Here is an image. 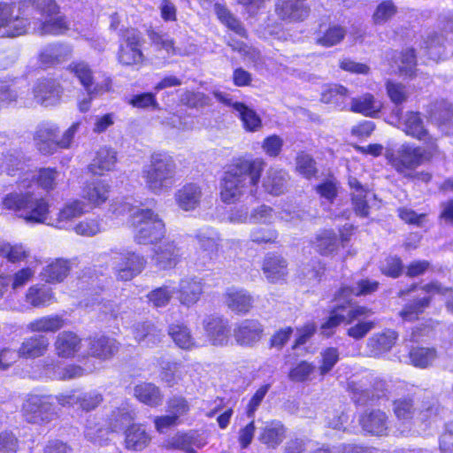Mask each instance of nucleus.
<instances>
[{"label":"nucleus","mask_w":453,"mask_h":453,"mask_svg":"<svg viewBox=\"0 0 453 453\" xmlns=\"http://www.w3.org/2000/svg\"><path fill=\"white\" fill-rule=\"evenodd\" d=\"M265 166L262 158H234L227 165L221 180V200L226 203H234L245 194L255 196Z\"/></svg>","instance_id":"1"},{"label":"nucleus","mask_w":453,"mask_h":453,"mask_svg":"<svg viewBox=\"0 0 453 453\" xmlns=\"http://www.w3.org/2000/svg\"><path fill=\"white\" fill-rule=\"evenodd\" d=\"M176 163L165 153H154L150 164L142 170V178L148 190L159 195L172 188L175 181Z\"/></svg>","instance_id":"2"},{"label":"nucleus","mask_w":453,"mask_h":453,"mask_svg":"<svg viewBox=\"0 0 453 453\" xmlns=\"http://www.w3.org/2000/svg\"><path fill=\"white\" fill-rule=\"evenodd\" d=\"M118 210L119 213L128 212L132 216L133 225L136 227L134 241L138 244H153L164 238L165 223L152 210L134 209L127 203Z\"/></svg>","instance_id":"3"},{"label":"nucleus","mask_w":453,"mask_h":453,"mask_svg":"<svg viewBox=\"0 0 453 453\" xmlns=\"http://www.w3.org/2000/svg\"><path fill=\"white\" fill-rule=\"evenodd\" d=\"M3 208L15 211H22L21 216L30 222L45 223L49 212L48 203L42 198H35L28 193H10L2 202Z\"/></svg>","instance_id":"4"},{"label":"nucleus","mask_w":453,"mask_h":453,"mask_svg":"<svg viewBox=\"0 0 453 453\" xmlns=\"http://www.w3.org/2000/svg\"><path fill=\"white\" fill-rule=\"evenodd\" d=\"M33 5L41 13L43 19L33 22V30L40 35H60L69 29L65 16H57L58 6L54 0H33Z\"/></svg>","instance_id":"5"},{"label":"nucleus","mask_w":453,"mask_h":453,"mask_svg":"<svg viewBox=\"0 0 453 453\" xmlns=\"http://www.w3.org/2000/svg\"><path fill=\"white\" fill-rule=\"evenodd\" d=\"M111 269L119 280H131L145 268V257L129 250H111L110 259Z\"/></svg>","instance_id":"6"},{"label":"nucleus","mask_w":453,"mask_h":453,"mask_svg":"<svg viewBox=\"0 0 453 453\" xmlns=\"http://www.w3.org/2000/svg\"><path fill=\"white\" fill-rule=\"evenodd\" d=\"M385 156L393 168L404 177H411V172L425 162L421 147L410 144H403L396 150H387Z\"/></svg>","instance_id":"7"},{"label":"nucleus","mask_w":453,"mask_h":453,"mask_svg":"<svg viewBox=\"0 0 453 453\" xmlns=\"http://www.w3.org/2000/svg\"><path fill=\"white\" fill-rule=\"evenodd\" d=\"M142 33L134 28L121 31L118 59L125 65H139L144 60L141 50L142 45Z\"/></svg>","instance_id":"8"},{"label":"nucleus","mask_w":453,"mask_h":453,"mask_svg":"<svg viewBox=\"0 0 453 453\" xmlns=\"http://www.w3.org/2000/svg\"><path fill=\"white\" fill-rule=\"evenodd\" d=\"M69 69L78 78L89 96L88 99H84L79 104L81 111H87L89 109L92 97L107 91L111 81L107 80L104 84H94L93 72L89 65L83 61L73 62L70 64Z\"/></svg>","instance_id":"9"},{"label":"nucleus","mask_w":453,"mask_h":453,"mask_svg":"<svg viewBox=\"0 0 453 453\" xmlns=\"http://www.w3.org/2000/svg\"><path fill=\"white\" fill-rule=\"evenodd\" d=\"M22 415L28 423L42 425L53 420L57 412L52 403L45 397L31 395L22 405Z\"/></svg>","instance_id":"10"},{"label":"nucleus","mask_w":453,"mask_h":453,"mask_svg":"<svg viewBox=\"0 0 453 453\" xmlns=\"http://www.w3.org/2000/svg\"><path fill=\"white\" fill-rule=\"evenodd\" d=\"M13 4L0 2V38H11L27 32L30 23L27 19L14 14Z\"/></svg>","instance_id":"11"},{"label":"nucleus","mask_w":453,"mask_h":453,"mask_svg":"<svg viewBox=\"0 0 453 453\" xmlns=\"http://www.w3.org/2000/svg\"><path fill=\"white\" fill-rule=\"evenodd\" d=\"M263 332L264 327L258 320L243 319L235 325L233 335L239 345L252 347L261 340Z\"/></svg>","instance_id":"12"},{"label":"nucleus","mask_w":453,"mask_h":453,"mask_svg":"<svg viewBox=\"0 0 453 453\" xmlns=\"http://www.w3.org/2000/svg\"><path fill=\"white\" fill-rule=\"evenodd\" d=\"M203 197L202 188L196 183H187L174 194V200L180 209L192 211L200 206Z\"/></svg>","instance_id":"13"},{"label":"nucleus","mask_w":453,"mask_h":453,"mask_svg":"<svg viewBox=\"0 0 453 453\" xmlns=\"http://www.w3.org/2000/svg\"><path fill=\"white\" fill-rule=\"evenodd\" d=\"M181 254L174 242H166L154 250L152 262L160 270L175 267L180 262Z\"/></svg>","instance_id":"14"},{"label":"nucleus","mask_w":453,"mask_h":453,"mask_svg":"<svg viewBox=\"0 0 453 453\" xmlns=\"http://www.w3.org/2000/svg\"><path fill=\"white\" fill-rule=\"evenodd\" d=\"M359 424L364 431L372 435L382 436L388 434V418L380 410L365 411L359 418Z\"/></svg>","instance_id":"15"},{"label":"nucleus","mask_w":453,"mask_h":453,"mask_svg":"<svg viewBox=\"0 0 453 453\" xmlns=\"http://www.w3.org/2000/svg\"><path fill=\"white\" fill-rule=\"evenodd\" d=\"M53 346L58 357L72 358L81 349V339L72 331H63L56 336Z\"/></svg>","instance_id":"16"},{"label":"nucleus","mask_w":453,"mask_h":453,"mask_svg":"<svg viewBox=\"0 0 453 453\" xmlns=\"http://www.w3.org/2000/svg\"><path fill=\"white\" fill-rule=\"evenodd\" d=\"M203 293V283L196 277H186L180 280L178 299L182 305L190 307L196 303Z\"/></svg>","instance_id":"17"},{"label":"nucleus","mask_w":453,"mask_h":453,"mask_svg":"<svg viewBox=\"0 0 453 453\" xmlns=\"http://www.w3.org/2000/svg\"><path fill=\"white\" fill-rule=\"evenodd\" d=\"M276 12L280 18L289 22L304 20L310 14V9L302 1L279 0Z\"/></svg>","instance_id":"18"},{"label":"nucleus","mask_w":453,"mask_h":453,"mask_svg":"<svg viewBox=\"0 0 453 453\" xmlns=\"http://www.w3.org/2000/svg\"><path fill=\"white\" fill-rule=\"evenodd\" d=\"M86 211L87 209L84 202L78 199L73 200L66 203L58 212L57 218L51 219L47 224L59 229H64L68 226L72 220L82 216Z\"/></svg>","instance_id":"19"},{"label":"nucleus","mask_w":453,"mask_h":453,"mask_svg":"<svg viewBox=\"0 0 453 453\" xmlns=\"http://www.w3.org/2000/svg\"><path fill=\"white\" fill-rule=\"evenodd\" d=\"M348 183L351 189V204L355 213L359 217H368L370 207L367 197L370 190L355 177H349Z\"/></svg>","instance_id":"20"},{"label":"nucleus","mask_w":453,"mask_h":453,"mask_svg":"<svg viewBox=\"0 0 453 453\" xmlns=\"http://www.w3.org/2000/svg\"><path fill=\"white\" fill-rule=\"evenodd\" d=\"M34 96L36 102L44 106L57 104L61 89L58 83L53 80L43 79L38 81L34 88Z\"/></svg>","instance_id":"21"},{"label":"nucleus","mask_w":453,"mask_h":453,"mask_svg":"<svg viewBox=\"0 0 453 453\" xmlns=\"http://www.w3.org/2000/svg\"><path fill=\"white\" fill-rule=\"evenodd\" d=\"M50 341L43 334H35L25 338L19 348V356L26 359H35L46 354Z\"/></svg>","instance_id":"22"},{"label":"nucleus","mask_w":453,"mask_h":453,"mask_svg":"<svg viewBox=\"0 0 453 453\" xmlns=\"http://www.w3.org/2000/svg\"><path fill=\"white\" fill-rule=\"evenodd\" d=\"M396 336V333L391 330L373 334L367 341L366 355L378 357L389 351L395 342Z\"/></svg>","instance_id":"23"},{"label":"nucleus","mask_w":453,"mask_h":453,"mask_svg":"<svg viewBox=\"0 0 453 453\" xmlns=\"http://www.w3.org/2000/svg\"><path fill=\"white\" fill-rule=\"evenodd\" d=\"M287 429L282 422L272 420L261 428L258 440L267 448L276 449L286 438Z\"/></svg>","instance_id":"24"},{"label":"nucleus","mask_w":453,"mask_h":453,"mask_svg":"<svg viewBox=\"0 0 453 453\" xmlns=\"http://www.w3.org/2000/svg\"><path fill=\"white\" fill-rule=\"evenodd\" d=\"M58 129L53 127H42L35 134L34 140L37 150L43 155L54 154L59 148Z\"/></svg>","instance_id":"25"},{"label":"nucleus","mask_w":453,"mask_h":453,"mask_svg":"<svg viewBox=\"0 0 453 453\" xmlns=\"http://www.w3.org/2000/svg\"><path fill=\"white\" fill-rule=\"evenodd\" d=\"M287 266V261L282 257L267 254L264 259L262 270L268 281L276 283L285 279Z\"/></svg>","instance_id":"26"},{"label":"nucleus","mask_w":453,"mask_h":453,"mask_svg":"<svg viewBox=\"0 0 453 453\" xmlns=\"http://www.w3.org/2000/svg\"><path fill=\"white\" fill-rule=\"evenodd\" d=\"M119 350V343L115 339L100 336L89 340L88 353L101 360L111 358Z\"/></svg>","instance_id":"27"},{"label":"nucleus","mask_w":453,"mask_h":453,"mask_svg":"<svg viewBox=\"0 0 453 453\" xmlns=\"http://www.w3.org/2000/svg\"><path fill=\"white\" fill-rule=\"evenodd\" d=\"M207 336L215 346L225 345L229 337L227 321L221 318H209L204 321Z\"/></svg>","instance_id":"28"},{"label":"nucleus","mask_w":453,"mask_h":453,"mask_svg":"<svg viewBox=\"0 0 453 453\" xmlns=\"http://www.w3.org/2000/svg\"><path fill=\"white\" fill-rule=\"evenodd\" d=\"M400 127L406 134L418 140L425 139L427 135V130L424 126L423 119L418 111H407L400 119H397Z\"/></svg>","instance_id":"29"},{"label":"nucleus","mask_w":453,"mask_h":453,"mask_svg":"<svg viewBox=\"0 0 453 453\" xmlns=\"http://www.w3.org/2000/svg\"><path fill=\"white\" fill-rule=\"evenodd\" d=\"M253 296L244 289L233 290L226 294V303L236 314H246L253 306Z\"/></svg>","instance_id":"30"},{"label":"nucleus","mask_w":453,"mask_h":453,"mask_svg":"<svg viewBox=\"0 0 453 453\" xmlns=\"http://www.w3.org/2000/svg\"><path fill=\"white\" fill-rule=\"evenodd\" d=\"M116 162L117 153L114 150L107 147L100 148L89 165V170L93 174L102 175L105 171L113 170Z\"/></svg>","instance_id":"31"},{"label":"nucleus","mask_w":453,"mask_h":453,"mask_svg":"<svg viewBox=\"0 0 453 453\" xmlns=\"http://www.w3.org/2000/svg\"><path fill=\"white\" fill-rule=\"evenodd\" d=\"M70 52L69 47L62 43L49 44L42 49L39 60L45 67L55 65L65 60Z\"/></svg>","instance_id":"32"},{"label":"nucleus","mask_w":453,"mask_h":453,"mask_svg":"<svg viewBox=\"0 0 453 453\" xmlns=\"http://www.w3.org/2000/svg\"><path fill=\"white\" fill-rule=\"evenodd\" d=\"M386 90L388 96L390 101L395 104V108L392 111L393 116L396 119H400V115H402V105L405 103L410 97V91L405 85L400 82H395L392 81H386Z\"/></svg>","instance_id":"33"},{"label":"nucleus","mask_w":453,"mask_h":453,"mask_svg":"<svg viewBox=\"0 0 453 453\" xmlns=\"http://www.w3.org/2000/svg\"><path fill=\"white\" fill-rule=\"evenodd\" d=\"M150 440L149 434L139 425L133 424L125 431V446L129 450H142Z\"/></svg>","instance_id":"34"},{"label":"nucleus","mask_w":453,"mask_h":453,"mask_svg":"<svg viewBox=\"0 0 453 453\" xmlns=\"http://www.w3.org/2000/svg\"><path fill=\"white\" fill-rule=\"evenodd\" d=\"M71 270L70 262L65 259H56L43 267L41 278L49 283L61 282L68 275Z\"/></svg>","instance_id":"35"},{"label":"nucleus","mask_w":453,"mask_h":453,"mask_svg":"<svg viewBox=\"0 0 453 453\" xmlns=\"http://www.w3.org/2000/svg\"><path fill=\"white\" fill-rule=\"evenodd\" d=\"M380 283L377 280L371 279H360L352 287H342L337 295V298L347 299L350 296H367L376 292L379 288Z\"/></svg>","instance_id":"36"},{"label":"nucleus","mask_w":453,"mask_h":453,"mask_svg":"<svg viewBox=\"0 0 453 453\" xmlns=\"http://www.w3.org/2000/svg\"><path fill=\"white\" fill-rule=\"evenodd\" d=\"M110 186L103 180L88 183L83 188V198L90 204L99 206L109 197Z\"/></svg>","instance_id":"37"},{"label":"nucleus","mask_w":453,"mask_h":453,"mask_svg":"<svg viewBox=\"0 0 453 453\" xmlns=\"http://www.w3.org/2000/svg\"><path fill=\"white\" fill-rule=\"evenodd\" d=\"M426 112L430 120L438 126L445 125L453 117L451 104L443 99L431 103Z\"/></svg>","instance_id":"38"},{"label":"nucleus","mask_w":453,"mask_h":453,"mask_svg":"<svg viewBox=\"0 0 453 453\" xmlns=\"http://www.w3.org/2000/svg\"><path fill=\"white\" fill-rule=\"evenodd\" d=\"M135 418L134 410L127 403L122 404L118 409L111 411L109 417V428L113 432L120 431L129 427Z\"/></svg>","instance_id":"39"},{"label":"nucleus","mask_w":453,"mask_h":453,"mask_svg":"<svg viewBox=\"0 0 453 453\" xmlns=\"http://www.w3.org/2000/svg\"><path fill=\"white\" fill-rule=\"evenodd\" d=\"M65 319L59 315L44 316L32 320L27 328L34 333H55L64 327Z\"/></svg>","instance_id":"40"},{"label":"nucleus","mask_w":453,"mask_h":453,"mask_svg":"<svg viewBox=\"0 0 453 453\" xmlns=\"http://www.w3.org/2000/svg\"><path fill=\"white\" fill-rule=\"evenodd\" d=\"M134 392L140 402L149 406L156 407L163 402V395L159 388L152 383L139 384L135 386Z\"/></svg>","instance_id":"41"},{"label":"nucleus","mask_w":453,"mask_h":453,"mask_svg":"<svg viewBox=\"0 0 453 453\" xmlns=\"http://www.w3.org/2000/svg\"><path fill=\"white\" fill-rule=\"evenodd\" d=\"M233 108L238 113L246 131L257 132L262 128V119L254 110L238 102L233 104Z\"/></svg>","instance_id":"42"},{"label":"nucleus","mask_w":453,"mask_h":453,"mask_svg":"<svg viewBox=\"0 0 453 453\" xmlns=\"http://www.w3.org/2000/svg\"><path fill=\"white\" fill-rule=\"evenodd\" d=\"M312 245L317 252L326 256L338 249L339 241L334 231L323 230L316 234L314 241H312Z\"/></svg>","instance_id":"43"},{"label":"nucleus","mask_w":453,"mask_h":453,"mask_svg":"<svg viewBox=\"0 0 453 453\" xmlns=\"http://www.w3.org/2000/svg\"><path fill=\"white\" fill-rule=\"evenodd\" d=\"M288 181V174L283 170L270 169L264 179L263 186L265 190L278 196L283 193Z\"/></svg>","instance_id":"44"},{"label":"nucleus","mask_w":453,"mask_h":453,"mask_svg":"<svg viewBox=\"0 0 453 453\" xmlns=\"http://www.w3.org/2000/svg\"><path fill=\"white\" fill-rule=\"evenodd\" d=\"M349 97V90L339 84L327 86L321 93V102L324 104H333L341 109L346 107L345 102Z\"/></svg>","instance_id":"45"},{"label":"nucleus","mask_w":453,"mask_h":453,"mask_svg":"<svg viewBox=\"0 0 453 453\" xmlns=\"http://www.w3.org/2000/svg\"><path fill=\"white\" fill-rule=\"evenodd\" d=\"M352 111L359 112L366 116H374L381 109V103L371 94H365L359 98H352Z\"/></svg>","instance_id":"46"},{"label":"nucleus","mask_w":453,"mask_h":453,"mask_svg":"<svg viewBox=\"0 0 453 453\" xmlns=\"http://www.w3.org/2000/svg\"><path fill=\"white\" fill-rule=\"evenodd\" d=\"M54 298L50 288L34 285L30 287L26 294V301L33 307L46 306L50 303Z\"/></svg>","instance_id":"47"},{"label":"nucleus","mask_w":453,"mask_h":453,"mask_svg":"<svg viewBox=\"0 0 453 453\" xmlns=\"http://www.w3.org/2000/svg\"><path fill=\"white\" fill-rule=\"evenodd\" d=\"M160 377L169 387H173L181 379L183 365L179 362L161 360Z\"/></svg>","instance_id":"48"},{"label":"nucleus","mask_w":453,"mask_h":453,"mask_svg":"<svg viewBox=\"0 0 453 453\" xmlns=\"http://www.w3.org/2000/svg\"><path fill=\"white\" fill-rule=\"evenodd\" d=\"M168 334L181 349H188L195 345L188 328L184 325L173 324L169 326Z\"/></svg>","instance_id":"49"},{"label":"nucleus","mask_w":453,"mask_h":453,"mask_svg":"<svg viewBox=\"0 0 453 453\" xmlns=\"http://www.w3.org/2000/svg\"><path fill=\"white\" fill-rule=\"evenodd\" d=\"M346 30L341 26L329 27L325 32H319L316 42L324 47H332L345 37Z\"/></svg>","instance_id":"50"},{"label":"nucleus","mask_w":453,"mask_h":453,"mask_svg":"<svg viewBox=\"0 0 453 453\" xmlns=\"http://www.w3.org/2000/svg\"><path fill=\"white\" fill-rule=\"evenodd\" d=\"M396 12L395 3L392 0H384L377 5L372 19L374 24L382 25L390 20Z\"/></svg>","instance_id":"51"},{"label":"nucleus","mask_w":453,"mask_h":453,"mask_svg":"<svg viewBox=\"0 0 453 453\" xmlns=\"http://www.w3.org/2000/svg\"><path fill=\"white\" fill-rule=\"evenodd\" d=\"M436 357L434 349L415 348L410 351V359L413 365L426 368L430 365Z\"/></svg>","instance_id":"52"},{"label":"nucleus","mask_w":453,"mask_h":453,"mask_svg":"<svg viewBox=\"0 0 453 453\" xmlns=\"http://www.w3.org/2000/svg\"><path fill=\"white\" fill-rule=\"evenodd\" d=\"M430 302L431 297L429 296L415 299L411 303H407L399 314L404 320H414L418 319V314L422 313L429 306Z\"/></svg>","instance_id":"53"},{"label":"nucleus","mask_w":453,"mask_h":453,"mask_svg":"<svg viewBox=\"0 0 453 453\" xmlns=\"http://www.w3.org/2000/svg\"><path fill=\"white\" fill-rule=\"evenodd\" d=\"M107 434V429L104 428L96 418L88 419L84 434L88 441L102 444V442L106 440Z\"/></svg>","instance_id":"54"},{"label":"nucleus","mask_w":453,"mask_h":453,"mask_svg":"<svg viewBox=\"0 0 453 453\" xmlns=\"http://www.w3.org/2000/svg\"><path fill=\"white\" fill-rule=\"evenodd\" d=\"M166 411L178 420L189 411L190 406L188 400L181 395H173L166 402Z\"/></svg>","instance_id":"55"},{"label":"nucleus","mask_w":453,"mask_h":453,"mask_svg":"<svg viewBox=\"0 0 453 453\" xmlns=\"http://www.w3.org/2000/svg\"><path fill=\"white\" fill-rule=\"evenodd\" d=\"M316 366L307 361H302L293 367L288 372V379L294 382H303L310 380Z\"/></svg>","instance_id":"56"},{"label":"nucleus","mask_w":453,"mask_h":453,"mask_svg":"<svg viewBox=\"0 0 453 453\" xmlns=\"http://www.w3.org/2000/svg\"><path fill=\"white\" fill-rule=\"evenodd\" d=\"M27 255L28 251L21 244H1L0 256L6 257L12 263H16L24 260L27 257Z\"/></svg>","instance_id":"57"},{"label":"nucleus","mask_w":453,"mask_h":453,"mask_svg":"<svg viewBox=\"0 0 453 453\" xmlns=\"http://www.w3.org/2000/svg\"><path fill=\"white\" fill-rule=\"evenodd\" d=\"M173 290L167 286H163L150 291L147 297L154 307L166 306L173 297Z\"/></svg>","instance_id":"58"},{"label":"nucleus","mask_w":453,"mask_h":453,"mask_svg":"<svg viewBox=\"0 0 453 453\" xmlns=\"http://www.w3.org/2000/svg\"><path fill=\"white\" fill-rule=\"evenodd\" d=\"M278 232L273 228L256 227L250 232V240L257 244L274 243Z\"/></svg>","instance_id":"59"},{"label":"nucleus","mask_w":453,"mask_h":453,"mask_svg":"<svg viewBox=\"0 0 453 453\" xmlns=\"http://www.w3.org/2000/svg\"><path fill=\"white\" fill-rule=\"evenodd\" d=\"M165 448L182 450L184 453H196V450L191 447L189 433L173 436L167 441Z\"/></svg>","instance_id":"60"},{"label":"nucleus","mask_w":453,"mask_h":453,"mask_svg":"<svg viewBox=\"0 0 453 453\" xmlns=\"http://www.w3.org/2000/svg\"><path fill=\"white\" fill-rule=\"evenodd\" d=\"M273 209L268 205L262 204L253 209L250 214V223L271 224L274 220Z\"/></svg>","instance_id":"61"},{"label":"nucleus","mask_w":453,"mask_h":453,"mask_svg":"<svg viewBox=\"0 0 453 453\" xmlns=\"http://www.w3.org/2000/svg\"><path fill=\"white\" fill-rule=\"evenodd\" d=\"M422 289L426 293H436L447 296L446 308L449 311L453 313V289L450 288L443 287L440 282L434 281L426 284Z\"/></svg>","instance_id":"62"},{"label":"nucleus","mask_w":453,"mask_h":453,"mask_svg":"<svg viewBox=\"0 0 453 453\" xmlns=\"http://www.w3.org/2000/svg\"><path fill=\"white\" fill-rule=\"evenodd\" d=\"M399 71L403 75L411 76L414 73L416 66V56L414 50L407 49L403 50L399 57Z\"/></svg>","instance_id":"63"},{"label":"nucleus","mask_w":453,"mask_h":453,"mask_svg":"<svg viewBox=\"0 0 453 453\" xmlns=\"http://www.w3.org/2000/svg\"><path fill=\"white\" fill-rule=\"evenodd\" d=\"M296 169L305 178L310 179L316 173L315 162L312 157L303 152L296 157Z\"/></svg>","instance_id":"64"}]
</instances>
